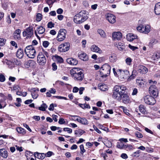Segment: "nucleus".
Returning <instances> with one entry per match:
<instances>
[{
    "label": "nucleus",
    "instance_id": "1",
    "mask_svg": "<svg viewBox=\"0 0 160 160\" xmlns=\"http://www.w3.org/2000/svg\"><path fill=\"white\" fill-rule=\"evenodd\" d=\"M70 73L75 81L81 82L84 79V74L83 70L79 68H73L70 70Z\"/></svg>",
    "mask_w": 160,
    "mask_h": 160
},
{
    "label": "nucleus",
    "instance_id": "2",
    "mask_svg": "<svg viewBox=\"0 0 160 160\" xmlns=\"http://www.w3.org/2000/svg\"><path fill=\"white\" fill-rule=\"evenodd\" d=\"M86 12L85 11H82L76 14L74 17V22L77 24H80L86 21L88 16Z\"/></svg>",
    "mask_w": 160,
    "mask_h": 160
},
{
    "label": "nucleus",
    "instance_id": "3",
    "mask_svg": "<svg viewBox=\"0 0 160 160\" xmlns=\"http://www.w3.org/2000/svg\"><path fill=\"white\" fill-rule=\"evenodd\" d=\"M117 72L118 78L121 81H125L129 77V72L127 70H122L118 69V70L117 71Z\"/></svg>",
    "mask_w": 160,
    "mask_h": 160
},
{
    "label": "nucleus",
    "instance_id": "4",
    "mask_svg": "<svg viewBox=\"0 0 160 160\" xmlns=\"http://www.w3.org/2000/svg\"><path fill=\"white\" fill-rule=\"evenodd\" d=\"M111 67L108 64L105 63L103 64L101 68V69L103 71H102L101 73V77L105 78L107 76H109L110 73Z\"/></svg>",
    "mask_w": 160,
    "mask_h": 160
},
{
    "label": "nucleus",
    "instance_id": "5",
    "mask_svg": "<svg viewBox=\"0 0 160 160\" xmlns=\"http://www.w3.org/2000/svg\"><path fill=\"white\" fill-rule=\"evenodd\" d=\"M137 29L140 32L147 34L150 31V27L148 25H143L140 24L137 27Z\"/></svg>",
    "mask_w": 160,
    "mask_h": 160
},
{
    "label": "nucleus",
    "instance_id": "6",
    "mask_svg": "<svg viewBox=\"0 0 160 160\" xmlns=\"http://www.w3.org/2000/svg\"><path fill=\"white\" fill-rule=\"evenodd\" d=\"M66 30L64 29H61L58 32L57 37V40L59 42L63 41L66 37Z\"/></svg>",
    "mask_w": 160,
    "mask_h": 160
},
{
    "label": "nucleus",
    "instance_id": "7",
    "mask_svg": "<svg viewBox=\"0 0 160 160\" xmlns=\"http://www.w3.org/2000/svg\"><path fill=\"white\" fill-rule=\"evenodd\" d=\"M127 88L124 85H116L113 88L112 91L116 92L118 93H121L122 94L124 93L125 91L127 90Z\"/></svg>",
    "mask_w": 160,
    "mask_h": 160
},
{
    "label": "nucleus",
    "instance_id": "8",
    "mask_svg": "<svg viewBox=\"0 0 160 160\" xmlns=\"http://www.w3.org/2000/svg\"><path fill=\"white\" fill-rule=\"evenodd\" d=\"M144 100L145 102L149 105H153L156 102L154 98L150 95H147L145 96Z\"/></svg>",
    "mask_w": 160,
    "mask_h": 160
},
{
    "label": "nucleus",
    "instance_id": "9",
    "mask_svg": "<svg viewBox=\"0 0 160 160\" xmlns=\"http://www.w3.org/2000/svg\"><path fill=\"white\" fill-rule=\"evenodd\" d=\"M23 37H26L27 38H30L33 34L32 27H29L27 28L22 33Z\"/></svg>",
    "mask_w": 160,
    "mask_h": 160
},
{
    "label": "nucleus",
    "instance_id": "10",
    "mask_svg": "<svg viewBox=\"0 0 160 160\" xmlns=\"http://www.w3.org/2000/svg\"><path fill=\"white\" fill-rule=\"evenodd\" d=\"M149 91L150 94L153 96L154 98H156L158 96V92L155 86H151L149 88Z\"/></svg>",
    "mask_w": 160,
    "mask_h": 160
},
{
    "label": "nucleus",
    "instance_id": "11",
    "mask_svg": "<svg viewBox=\"0 0 160 160\" xmlns=\"http://www.w3.org/2000/svg\"><path fill=\"white\" fill-rule=\"evenodd\" d=\"M69 48V44L68 42H66L60 45L58 48V49L59 51L64 52L68 51Z\"/></svg>",
    "mask_w": 160,
    "mask_h": 160
},
{
    "label": "nucleus",
    "instance_id": "12",
    "mask_svg": "<svg viewBox=\"0 0 160 160\" xmlns=\"http://www.w3.org/2000/svg\"><path fill=\"white\" fill-rule=\"evenodd\" d=\"M121 100L122 102L125 104H127L131 102L130 98L126 93H123L121 97Z\"/></svg>",
    "mask_w": 160,
    "mask_h": 160
},
{
    "label": "nucleus",
    "instance_id": "13",
    "mask_svg": "<svg viewBox=\"0 0 160 160\" xmlns=\"http://www.w3.org/2000/svg\"><path fill=\"white\" fill-rule=\"evenodd\" d=\"M106 19L111 23H114L116 22V17L113 15L108 13L106 16Z\"/></svg>",
    "mask_w": 160,
    "mask_h": 160
},
{
    "label": "nucleus",
    "instance_id": "14",
    "mask_svg": "<svg viewBox=\"0 0 160 160\" xmlns=\"http://www.w3.org/2000/svg\"><path fill=\"white\" fill-rule=\"evenodd\" d=\"M122 38V33L119 32H114L112 33V39L114 40H120Z\"/></svg>",
    "mask_w": 160,
    "mask_h": 160
},
{
    "label": "nucleus",
    "instance_id": "15",
    "mask_svg": "<svg viewBox=\"0 0 160 160\" xmlns=\"http://www.w3.org/2000/svg\"><path fill=\"white\" fill-rule=\"evenodd\" d=\"M39 91L38 88H33L30 90V92H31V95L32 98L33 99H36L38 97V94L37 92Z\"/></svg>",
    "mask_w": 160,
    "mask_h": 160
},
{
    "label": "nucleus",
    "instance_id": "16",
    "mask_svg": "<svg viewBox=\"0 0 160 160\" xmlns=\"http://www.w3.org/2000/svg\"><path fill=\"white\" fill-rule=\"evenodd\" d=\"M138 36L132 33H129L126 35V38L127 40L129 41H132L134 39H137Z\"/></svg>",
    "mask_w": 160,
    "mask_h": 160
},
{
    "label": "nucleus",
    "instance_id": "17",
    "mask_svg": "<svg viewBox=\"0 0 160 160\" xmlns=\"http://www.w3.org/2000/svg\"><path fill=\"white\" fill-rule=\"evenodd\" d=\"M122 94L121 93L116 92L114 91H112V98L114 99L120 101L121 100V97Z\"/></svg>",
    "mask_w": 160,
    "mask_h": 160
},
{
    "label": "nucleus",
    "instance_id": "18",
    "mask_svg": "<svg viewBox=\"0 0 160 160\" xmlns=\"http://www.w3.org/2000/svg\"><path fill=\"white\" fill-rule=\"evenodd\" d=\"M25 53L28 58H33L35 57L36 51L35 49H33Z\"/></svg>",
    "mask_w": 160,
    "mask_h": 160
},
{
    "label": "nucleus",
    "instance_id": "19",
    "mask_svg": "<svg viewBox=\"0 0 160 160\" xmlns=\"http://www.w3.org/2000/svg\"><path fill=\"white\" fill-rule=\"evenodd\" d=\"M138 71L141 73L145 74L147 72L148 69L142 65H140L138 67Z\"/></svg>",
    "mask_w": 160,
    "mask_h": 160
},
{
    "label": "nucleus",
    "instance_id": "20",
    "mask_svg": "<svg viewBox=\"0 0 160 160\" xmlns=\"http://www.w3.org/2000/svg\"><path fill=\"white\" fill-rule=\"evenodd\" d=\"M76 120L78 122L84 125H87L88 123V120L85 118L79 117V118H76Z\"/></svg>",
    "mask_w": 160,
    "mask_h": 160
},
{
    "label": "nucleus",
    "instance_id": "21",
    "mask_svg": "<svg viewBox=\"0 0 160 160\" xmlns=\"http://www.w3.org/2000/svg\"><path fill=\"white\" fill-rule=\"evenodd\" d=\"M0 157L6 158L8 156V151L5 149L2 148L0 149Z\"/></svg>",
    "mask_w": 160,
    "mask_h": 160
},
{
    "label": "nucleus",
    "instance_id": "22",
    "mask_svg": "<svg viewBox=\"0 0 160 160\" xmlns=\"http://www.w3.org/2000/svg\"><path fill=\"white\" fill-rule=\"evenodd\" d=\"M90 49L92 51L95 52H96L101 53L102 52L101 50L96 45L92 46L91 47Z\"/></svg>",
    "mask_w": 160,
    "mask_h": 160
},
{
    "label": "nucleus",
    "instance_id": "23",
    "mask_svg": "<svg viewBox=\"0 0 160 160\" xmlns=\"http://www.w3.org/2000/svg\"><path fill=\"white\" fill-rule=\"evenodd\" d=\"M21 30L17 29L13 33V36L15 39H19L20 38Z\"/></svg>",
    "mask_w": 160,
    "mask_h": 160
},
{
    "label": "nucleus",
    "instance_id": "24",
    "mask_svg": "<svg viewBox=\"0 0 160 160\" xmlns=\"http://www.w3.org/2000/svg\"><path fill=\"white\" fill-rule=\"evenodd\" d=\"M154 10L155 13L156 15H160V2H159L156 4Z\"/></svg>",
    "mask_w": 160,
    "mask_h": 160
},
{
    "label": "nucleus",
    "instance_id": "25",
    "mask_svg": "<svg viewBox=\"0 0 160 160\" xmlns=\"http://www.w3.org/2000/svg\"><path fill=\"white\" fill-rule=\"evenodd\" d=\"M115 45L117 47L119 50L122 51L125 48V45L123 43L118 42V44L116 43Z\"/></svg>",
    "mask_w": 160,
    "mask_h": 160
},
{
    "label": "nucleus",
    "instance_id": "26",
    "mask_svg": "<svg viewBox=\"0 0 160 160\" xmlns=\"http://www.w3.org/2000/svg\"><path fill=\"white\" fill-rule=\"evenodd\" d=\"M78 56L79 58L81 60H87L88 59V56L85 53H79Z\"/></svg>",
    "mask_w": 160,
    "mask_h": 160
},
{
    "label": "nucleus",
    "instance_id": "27",
    "mask_svg": "<svg viewBox=\"0 0 160 160\" xmlns=\"http://www.w3.org/2000/svg\"><path fill=\"white\" fill-rule=\"evenodd\" d=\"M34 155L35 157L39 159H43L45 157V154L44 153H39L38 152H35L34 153Z\"/></svg>",
    "mask_w": 160,
    "mask_h": 160
},
{
    "label": "nucleus",
    "instance_id": "28",
    "mask_svg": "<svg viewBox=\"0 0 160 160\" xmlns=\"http://www.w3.org/2000/svg\"><path fill=\"white\" fill-rule=\"evenodd\" d=\"M3 62L4 64L5 63L10 68H12L14 66V62H12L11 61H3Z\"/></svg>",
    "mask_w": 160,
    "mask_h": 160
},
{
    "label": "nucleus",
    "instance_id": "29",
    "mask_svg": "<svg viewBox=\"0 0 160 160\" xmlns=\"http://www.w3.org/2000/svg\"><path fill=\"white\" fill-rule=\"evenodd\" d=\"M23 55V51L21 49H19L17 51L16 56L19 59H21Z\"/></svg>",
    "mask_w": 160,
    "mask_h": 160
},
{
    "label": "nucleus",
    "instance_id": "30",
    "mask_svg": "<svg viewBox=\"0 0 160 160\" xmlns=\"http://www.w3.org/2000/svg\"><path fill=\"white\" fill-rule=\"evenodd\" d=\"M98 32L100 36L103 38H105L106 37V34L105 32L102 29H99L98 30Z\"/></svg>",
    "mask_w": 160,
    "mask_h": 160
},
{
    "label": "nucleus",
    "instance_id": "31",
    "mask_svg": "<svg viewBox=\"0 0 160 160\" xmlns=\"http://www.w3.org/2000/svg\"><path fill=\"white\" fill-rule=\"evenodd\" d=\"M133 146L131 145L126 144L124 145V149L127 151H130L134 149Z\"/></svg>",
    "mask_w": 160,
    "mask_h": 160
},
{
    "label": "nucleus",
    "instance_id": "32",
    "mask_svg": "<svg viewBox=\"0 0 160 160\" xmlns=\"http://www.w3.org/2000/svg\"><path fill=\"white\" fill-rule=\"evenodd\" d=\"M36 30L38 34H42L45 32V29L42 26H40L37 28Z\"/></svg>",
    "mask_w": 160,
    "mask_h": 160
},
{
    "label": "nucleus",
    "instance_id": "33",
    "mask_svg": "<svg viewBox=\"0 0 160 160\" xmlns=\"http://www.w3.org/2000/svg\"><path fill=\"white\" fill-rule=\"evenodd\" d=\"M16 130L20 134H22L23 135L25 134L26 133L25 130L23 128L21 127L17 128Z\"/></svg>",
    "mask_w": 160,
    "mask_h": 160
},
{
    "label": "nucleus",
    "instance_id": "34",
    "mask_svg": "<svg viewBox=\"0 0 160 160\" xmlns=\"http://www.w3.org/2000/svg\"><path fill=\"white\" fill-rule=\"evenodd\" d=\"M140 111L143 113H145L146 112V108L145 106L142 105H141L139 106Z\"/></svg>",
    "mask_w": 160,
    "mask_h": 160
},
{
    "label": "nucleus",
    "instance_id": "35",
    "mask_svg": "<svg viewBox=\"0 0 160 160\" xmlns=\"http://www.w3.org/2000/svg\"><path fill=\"white\" fill-rule=\"evenodd\" d=\"M99 89L102 91H105L108 89V86L105 84L100 85L99 86Z\"/></svg>",
    "mask_w": 160,
    "mask_h": 160
},
{
    "label": "nucleus",
    "instance_id": "36",
    "mask_svg": "<svg viewBox=\"0 0 160 160\" xmlns=\"http://www.w3.org/2000/svg\"><path fill=\"white\" fill-rule=\"evenodd\" d=\"M48 106L46 104L43 103L41 106V107H39V109L43 111H45L46 109L47 108Z\"/></svg>",
    "mask_w": 160,
    "mask_h": 160
},
{
    "label": "nucleus",
    "instance_id": "37",
    "mask_svg": "<svg viewBox=\"0 0 160 160\" xmlns=\"http://www.w3.org/2000/svg\"><path fill=\"white\" fill-rule=\"evenodd\" d=\"M137 84L140 87H142L143 86L144 82L142 79H137L136 80Z\"/></svg>",
    "mask_w": 160,
    "mask_h": 160
},
{
    "label": "nucleus",
    "instance_id": "38",
    "mask_svg": "<svg viewBox=\"0 0 160 160\" xmlns=\"http://www.w3.org/2000/svg\"><path fill=\"white\" fill-rule=\"evenodd\" d=\"M124 145V144L121 142H118L116 147L120 149H123Z\"/></svg>",
    "mask_w": 160,
    "mask_h": 160
},
{
    "label": "nucleus",
    "instance_id": "39",
    "mask_svg": "<svg viewBox=\"0 0 160 160\" xmlns=\"http://www.w3.org/2000/svg\"><path fill=\"white\" fill-rule=\"evenodd\" d=\"M104 145L108 148H111L112 146V143L111 142L108 140H107L104 143Z\"/></svg>",
    "mask_w": 160,
    "mask_h": 160
},
{
    "label": "nucleus",
    "instance_id": "40",
    "mask_svg": "<svg viewBox=\"0 0 160 160\" xmlns=\"http://www.w3.org/2000/svg\"><path fill=\"white\" fill-rule=\"evenodd\" d=\"M68 63L71 65H76L78 63V61H67Z\"/></svg>",
    "mask_w": 160,
    "mask_h": 160
},
{
    "label": "nucleus",
    "instance_id": "41",
    "mask_svg": "<svg viewBox=\"0 0 160 160\" xmlns=\"http://www.w3.org/2000/svg\"><path fill=\"white\" fill-rule=\"evenodd\" d=\"M35 49L32 45H29L27 46L25 49V52H26Z\"/></svg>",
    "mask_w": 160,
    "mask_h": 160
},
{
    "label": "nucleus",
    "instance_id": "42",
    "mask_svg": "<svg viewBox=\"0 0 160 160\" xmlns=\"http://www.w3.org/2000/svg\"><path fill=\"white\" fill-rule=\"evenodd\" d=\"M85 132V131L82 130H80L77 131H75V134L76 135H78V136H80L83 133Z\"/></svg>",
    "mask_w": 160,
    "mask_h": 160
},
{
    "label": "nucleus",
    "instance_id": "43",
    "mask_svg": "<svg viewBox=\"0 0 160 160\" xmlns=\"http://www.w3.org/2000/svg\"><path fill=\"white\" fill-rule=\"evenodd\" d=\"M42 19V15L41 13H38L36 15V20L37 22H40Z\"/></svg>",
    "mask_w": 160,
    "mask_h": 160
},
{
    "label": "nucleus",
    "instance_id": "44",
    "mask_svg": "<svg viewBox=\"0 0 160 160\" xmlns=\"http://www.w3.org/2000/svg\"><path fill=\"white\" fill-rule=\"evenodd\" d=\"M32 61V62L34 61H28L24 63V66L26 68H28L29 67L31 66V63Z\"/></svg>",
    "mask_w": 160,
    "mask_h": 160
},
{
    "label": "nucleus",
    "instance_id": "45",
    "mask_svg": "<svg viewBox=\"0 0 160 160\" xmlns=\"http://www.w3.org/2000/svg\"><path fill=\"white\" fill-rule=\"evenodd\" d=\"M152 56L154 60L159 59L160 57V54L159 53L156 52Z\"/></svg>",
    "mask_w": 160,
    "mask_h": 160
},
{
    "label": "nucleus",
    "instance_id": "46",
    "mask_svg": "<svg viewBox=\"0 0 160 160\" xmlns=\"http://www.w3.org/2000/svg\"><path fill=\"white\" fill-rule=\"evenodd\" d=\"M135 135L136 137L138 138H142L143 137L141 133L138 132H135Z\"/></svg>",
    "mask_w": 160,
    "mask_h": 160
},
{
    "label": "nucleus",
    "instance_id": "47",
    "mask_svg": "<svg viewBox=\"0 0 160 160\" xmlns=\"http://www.w3.org/2000/svg\"><path fill=\"white\" fill-rule=\"evenodd\" d=\"M52 58L53 59H56V60H63V59L61 57L56 55L53 56Z\"/></svg>",
    "mask_w": 160,
    "mask_h": 160
},
{
    "label": "nucleus",
    "instance_id": "48",
    "mask_svg": "<svg viewBox=\"0 0 160 160\" xmlns=\"http://www.w3.org/2000/svg\"><path fill=\"white\" fill-rule=\"evenodd\" d=\"M98 126L100 128L102 129V130L104 131H106L108 130V128L103 126L101 124H99Z\"/></svg>",
    "mask_w": 160,
    "mask_h": 160
},
{
    "label": "nucleus",
    "instance_id": "49",
    "mask_svg": "<svg viewBox=\"0 0 160 160\" xmlns=\"http://www.w3.org/2000/svg\"><path fill=\"white\" fill-rule=\"evenodd\" d=\"M80 149L81 152H80L82 154H83V153L86 152L85 150L84 149V146L82 144L80 146Z\"/></svg>",
    "mask_w": 160,
    "mask_h": 160
},
{
    "label": "nucleus",
    "instance_id": "50",
    "mask_svg": "<svg viewBox=\"0 0 160 160\" xmlns=\"http://www.w3.org/2000/svg\"><path fill=\"white\" fill-rule=\"evenodd\" d=\"M54 154L53 152L51 151H48L47 153H46L45 154V156L47 157H50L52 155H53Z\"/></svg>",
    "mask_w": 160,
    "mask_h": 160
},
{
    "label": "nucleus",
    "instance_id": "51",
    "mask_svg": "<svg viewBox=\"0 0 160 160\" xmlns=\"http://www.w3.org/2000/svg\"><path fill=\"white\" fill-rule=\"evenodd\" d=\"M5 80V76L2 74H0V81L3 82Z\"/></svg>",
    "mask_w": 160,
    "mask_h": 160
},
{
    "label": "nucleus",
    "instance_id": "52",
    "mask_svg": "<svg viewBox=\"0 0 160 160\" xmlns=\"http://www.w3.org/2000/svg\"><path fill=\"white\" fill-rule=\"evenodd\" d=\"M63 131L65 132H67L68 133H70L72 132V130L68 128H63Z\"/></svg>",
    "mask_w": 160,
    "mask_h": 160
},
{
    "label": "nucleus",
    "instance_id": "53",
    "mask_svg": "<svg viewBox=\"0 0 160 160\" xmlns=\"http://www.w3.org/2000/svg\"><path fill=\"white\" fill-rule=\"evenodd\" d=\"M121 108L123 109V112L126 113V115L128 116L130 115V114L128 112L127 110L125 108V107L123 106H121Z\"/></svg>",
    "mask_w": 160,
    "mask_h": 160
},
{
    "label": "nucleus",
    "instance_id": "54",
    "mask_svg": "<svg viewBox=\"0 0 160 160\" xmlns=\"http://www.w3.org/2000/svg\"><path fill=\"white\" fill-rule=\"evenodd\" d=\"M157 42V41L155 39H151L149 42V44H151V46L152 44V45L154 44H155Z\"/></svg>",
    "mask_w": 160,
    "mask_h": 160
},
{
    "label": "nucleus",
    "instance_id": "55",
    "mask_svg": "<svg viewBox=\"0 0 160 160\" xmlns=\"http://www.w3.org/2000/svg\"><path fill=\"white\" fill-rule=\"evenodd\" d=\"M48 27L49 28H52L54 27V24L52 22H49L48 24Z\"/></svg>",
    "mask_w": 160,
    "mask_h": 160
},
{
    "label": "nucleus",
    "instance_id": "56",
    "mask_svg": "<svg viewBox=\"0 0 160 160\" xmlns=\"http://www.w3.org/2000/svg\"><path fill=\"white\" fill-rule=\"evenodd\" d=\"M5 40L2 38H0V46H3L5 44Z\"/></svg>",
    "mask_w": 160,
    "mask_h": 160
},
{
    "label": "nucleus",
    "instance_id": "57",
    "mask_svg": "<svg viewBox=\"0 0 160 160\" xmlns=\"http://www.w3.org/2000/svg\"><path fill=\"white\" fill-rule=\"evenodd\" d=\"M49 44V43L48 41H44L43 42V46L45 48L47 47Z\"/></svg>",
    "mask_w": 160,
    "mask_h": 160
},
{
    "label": "nucleus",
    "instance_id": "58",
    "mask_svg": "<svg viewBox=\"0 0 160 160\" xmlns=\"http://www.w3.org/2000/svg\"><path fill=\"white\" fill-rule=\"evenodd\" d=\"M128 47L130 48L133 51L135 50V49H138V48L137 47H135L132 46L130 44L128 45Z\"/></svg>",
    "mask_w": 160,
    "mask_h": 160
},
{
    "label": "nucleus",
    "instance_id": "59",
    "mask_svg": "<svg viewBox=\"0 0 160 160\" xmlns=\"http://www.w3.org/2000/svg\"><path fill=\"white\" fill-rule=\"evenodd\" d=\"M141 152L140 150H138L135 152L133 153V155L134 156L138 157L139 156V153Z\"/></svg>",
    "mask_w": 160,
    "mask_h": 160
},
{
    "label": "nucleus",
    "instance_id": "60",
    "mask_svg": "<svg viewBox=\"0 0 160 160\" xmlns=\"http://www.w3.org/2000/svg\"><path fill=\"white\" fill-rule=\"evenodd\" d=\"M149 82L151 86L152 85L155 86V85L157 83V82L156 81H153L151 80H149Z\"/></svg>",
    "mask_w": 160,
    "mask_h": 160
},
{
    "label": "nucleus",
    "instance_id": "61",
    "mask_svg": "<svg viewBox=\"0 0 160 160\" xmlns=\"http://www.w3.org/2000/svg\"><path fill=\"white\" fill-rule=\"evenodd\" d=\"M65 121L64 120L63 118H60L58 121V123L60 124H62L64 123Z\"/></svg>",
    "mask_w": 160,
    "mask_h": 160
},
{
    "label": "nucleus",
    "instance_id": "62",
    "mask_svg": "<svg viewBox=\"0 0 160 160\" xmlns=\"http://www.w3.org/2000/svg\"><path fill=\"white\" fill-rule=\"evenodd\" d=\"M45 58L44 56L42 53H40L39 54L37 58V60H38V59H40L41 58L42 59Z\"/></svg>",
    "mask_w": 160,
    "mask_h": 160
},
{
    "label": "nucleus",
    "instance_id": "63",
    "mask_svg": "<svg viewBox=\"0 0 160 160\" xmlns=\"http://www.w3.org/2000/svg\"><path fill=\"white\" fill-rule=\"evenodd\" d=\"M49 92L51 94H55L56 92V90L55 89L53 88H51L50 90H49Z\"/></svg>",
    "mask_w": 160,
    "mask_h": 160
},
{
    "label": "nucleus",
    "instance_id": "64",
    "mask_svg": "<svg viewBox=\"0 0 160 160\" xmlns=\"http://www.w3.org/2000/svg\"><path fill=\"white\" fill-rule=\"evenodd\" d=\"M37 61L39 65H44L46 62V61Z\"/></svg>",
    "mask_w": 160,
    "mask_h": 160
}]
</instances>
